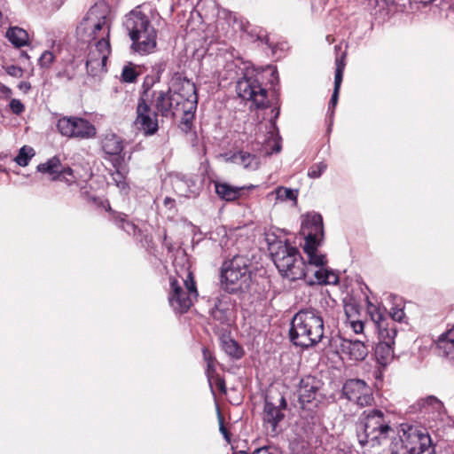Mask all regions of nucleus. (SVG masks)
I'll list each match as a JSON object with an SVG mask.
<instances>
[{"label":"nucleus","mask_w":454,"mask_h":454,"mask_svg":"<svg viewBox=\"0 0 454 454\" xmlns=\"http://www.w3.org/2000/svg\"><path fill=\"white\" fill-rule=\"evenodd\" d=\"M367 312L379 335V343L376 346L375 356L381 365H387L394 358V344L397 333L396 328L389 326L390 320L384 307L368 301Z\"/></svg>","instance_id":"39448f33"},{"label":"nucleus","mask_w":454,"mask_h":454,"mask_svg":"<svg viewBox=\"0 0 454 454\" xmlns=\"http://www.w3.org/2000/svg\"><path fill=\"white\" fill-rule=\"evenodd\" d=\"M223 351L234 359H240L244 355L243 348L238 342L231 338H226L222 341Z\"/></svg>","instance_id":"2f4dec72"},{"label":"nucleus","mask_w":454,"mask_h":454,"mask_svg":"<svg viewBox=\"0 0 454 454\" xmlns=\"http://www.w3.org/2000/svg\"><path fill=\"white\" fill-rule=\"evenodd\" d=\"M171 182L175 192L180 196L191 197L198 194L199 187L192 176L177 174L172 177Z\"/></svg>","instance_id":"412c9836"},{"label":"nucleus","mask_w":454,"mask_h":454,"mask_svg":"<svg viewBox=\"0 0 454 454\" xmlns=\"http://www.w3.org/2000/svg\"><path fill=\"white\" fill-rule=\"evenodd\" d=\"M9 106H10L12 112L17 115L21 114L25 110L24 104L20 99H16V98H12L10 101Z\"/></svg>","instance_id":"c03bdc74"},{"label":"nucleus","mask_w":454,"mask_h":454,"mask_svg":"<svg viewBox=\"0 0 454 454\" xmlns=\"http://www.w3.org/2000/svg\"><path fill=\"white\" fill-rule=\"evenodd\" d=\"M317 390V381L314 377L307 376L301 380L298 387V401L301 409H308L307 405L316 399Z\"/></svg>","instance_id":"aec40b11"},{"label":"nucleus","mask_w":454,"mask_h":454,"mask_svg":"<svg viewBox=\"0 0 454 454\" xmlns=\"http://www.w3.org/2000/svg\"><path fill=\"white\" fill-rule=\"evenodd\" d=\"M232 159L235 162L242 165L245 168L254 170L258 168L259 162L255 155L250 153L239 151L233 154Z\"/></svg>","instance_id":"7c9ffc66"},{"label":"nucleus","mask_w":454,"mask_h":454,"mask_svg":"<svg viewBox=\"0 0 454 454\" xmlns=\"http://www.w3.org/2000/svg\"><path fill=\"white\" fill-rule=\"evenodd\" d=\"M314 275L320 285H335L339 282V277L334 272L325 268L317 270Z\"/></svg>","instance_id":"473e14b6"},{"label":"nucleus","mask_w":454,"mask_h":454,"mask_svg":"<svg viewBox=\"0 0 454 454\" xmlns=\"http://www.w3.org/2000/svg\"><path fill=\"white\" fill-rule=\"evenodd\" d=\"M215 192L219 198L226 201H233L239 198L243 187H237L228 183L214 182Z\"/></svg>","instance_id":"a878e982"},{"label":"nucleus","mask_w":454,"mask_h":454,"mask_svg":"<svg viewBox=\"0 0 454 454\" xmlns=\"http://www.w3.org/2000/svg\"><path fill=\"white\" fill-rule=\"evenodd\" d=\"M277 194L278 198H281L283 200H294L297 197V192L290 189V188H284L280 187L277 191Z\"/></svg>","instance_id":"79ce46f5"},{"label":"nucleus","mask_w":454,"mask_h":454,"mask_svg":"<svg viewBox=\"0 0 454 454\" xmlns=\"http://www.w3.org/2000/svg\"><path fill=\"white\" fill-rule=\"evenodd\" d=\"M3 13L0 12V26L3 24Z\"/></svg>","instance_id":"bf43d9fd"},{"label":"nucleus","mask_w":454,"mask_h":454,"mask_svg":"<svg viewBox=\"0 0 454 454\" xmlns=\"http://www.w3.org/2000/svg\"><path fill=\"white\" fill-rule=\"evenodd\" d=\"M80 41L88 43L87 72L97 76L106 72V61L111 53L109 42L110 24L106 10L92 6L76 27Z\"/></svg>","instance_id":"f257e3e1"},{"label":"nucleus","mask_w":454,"mask_h":454,"mask_svg":"<svg viewBox=\"0 0 454 454\" xmlns=\"http://www.w3.org/2000/svg\"><path fill=\"white\" fill-rule=\"evenodd\" d=\"M8 41L16 48L27 45L28 43V34L23 28L19 27H11L5 34Z\"/></svg>","instance_id":"bb28decb"},{"label":"nucleus","mask_w":454,"mask_h":454,"mask_svg":"<svg viewBox=\"0 0 454 454\" xmlns=\"http://www.w3.org/2000/svg\"><path fill=\"white\" fill-rule=\"evenodd\" d=\"M52 180L64 182L70 186L77 182V176L70 167L62 166L59 176H53Z\"/></svg>","instance_id":"f704fd0d"},{"label":"nucleus","mask_w":454,"mask_h":454,"mask_svg":"<svg viewBox=\"0 0 454 454\" xmlns=\"http://www.w3.org/2000/svg\"><path fill=\"white\" fill-rule=\"evenodd\" d=\"M420 412L427 417L429 427L439 431V424L444 419L443 404L435 396L429 395L418 402Z\"/></svg>","instance_id":"dca6fc26"},{"label":"nucleus","mask_w":454,"mask_h":454,"mask_svg":"<svg viewBox=\"0 0 454 454\" xmlns=\"http://www.w3.org/2000/svg\"><path fill=\"white\" fill-rule=\"evenodd\" d=\"M57 130L61 136L68 138L89 139L96 136V128L88 120L64 116L58 120Z\"/></svg>","instance_id":"ddd939ff"},{"label":"nucleus","mask_w":454,"mask_h":454,"mask_svg":"<svg viewBox=\"0 0 454 454\" xmlns=\"http://www.w3.org/2000/svg\"><path fill=\"white\" fill-rule=\"evenodd\" d=\"M34 154V149L25 145L20 149L19 153L15 157L14 160L19 166L26 167L28 165Z\"/></svg>","instance_id":"c9c22d12"},{"label":"nucleus","mask_w":454,"mask_h":454,"mask_svg":"<svg viewBox=\"0 0 454 454\" xmlns=\"http://www.w3.org/2000/svg\"><path fill=\"white\" fill-rule=\"evenodd\" d=\"M325 334L322 313L314 308L300 309L291 321L290 340L295 346L309 348L319 343Z\"/></svg>","instance_id":"7ed1b4c3"},{"label":"nucleus","mask_w":454,"mask_h":454,"mask_svg":"<svg viewBox=\"0 0 454 454\" xmlns=\"http://www.w3.org/2000/svg\"><path fill=\"white\" fill-rule=\"evenodd\" d=\"M183 281L184 288L176 278H170L169 283L168 302L173 310L179 314L187 312L199 295L192 272L188 271Z\"/></svg>","instance_id":"9d476101"},{"label":"nucleus","mask_w":454,"mask_h":454,"mask_svg":"<svg viewBox=\"0 0 454 454\" xmlns=\"http://www.w3.org/2000/svg\"><path fill=\"white\" fill-rule=\"evenodd\" d=\"M55 56L51 51H44L39 59L38 64L41 67L48 68L54 61Z\"/></svg>","instance_id":"a19ab883"},{"label":"nucleus","mask_w":454,"mask_h":454,"mask_svg":"<svg viewBox=\"0 0 454 454\" xmlns=\"http://www.w3.org/2000/svg\"><path fill=\"white\" fill-rule=\"evenodd\" d=\"M115 224L127 232L129 235L137 238L142 235V231L132 222L127 219V215L121 213H118L114 215Z\"/></svg>","instance_id":"c85d7f7f"},{"label":"nucleus","mask_w":454,"mask_h":454,"mask_svg":"<svg viewBox=\"0 0 454 454\" xmlns=\"http://www.w3.org/2000/svg\"><path fill=\"white\" fill-rule=\"evenodd\" d=\"M134 124L145 136L153 135L158 131V114L151 108L149 90H145L137 101V118Z\"/></svg>","instance_id":"4468645a"},{"label":"nucleus","mask_w":454,"mask_h":454,"mask_svg":"<svg viewBox=\"0 0 454 454\" xmlns=\"http://www.w3.org/2000/svg\"><path fill=\"white\" fill-rule=\"evenodd\" d=\"M202 354H203L204 361L207 364L206 375L207 378V381H208L209 387H212V378L214 377V373L216 372H215L216 360H215V356H213L212 352L209 349H207V348H203Z\"/></svg>","instance_id":"72a5a7b5"},{"label":"nucleus","mask_w":454,"mask_h":454,"mask_svg":"<svg viewBox=\"0 0 454 454\" xmlns=\"http://www.w3.org/2000/svg\"><path fill=\"white\" fill-rule=\"evenodd\" d=\"M278 74L277 70H276V69H274V70L272 71V75H275V74Z\"/></svg>","instance_id":"680f3d73"},{"label":"nucleus","mask_w":454,"mask_h":454,"mask_svg":"<svg viewBox=\"0 0 454 454\" xmlns=\"http://www.w3.org/2000/svg\"><path fill=\"white\" fill-rule=\"evenodd\" d=\"M281 144H280V141L278 140H275L274 143H273V145L270 149V151L269 152L270 154H272V153H278L280 151H281Z\"/></svg>","instance_id":"3c124183"},{"label":"nucleus","mask_w":454,"mask_h":454,"mask_svg":"<svg viewBox=\"0 0 454 454\" xmlns=\"http://www.w3.org/2000/svg\"><path fill=\"white\" fill-rule=\"evenodd\" d=\"M326 168L327 164L325 162L320 161L316 163L309 168L308 176L309 178H319Z\"/></svg>","instance_id":"ea45409f"},{"label":"nucleus","mask_w":454,"mask_h":454,"mask_svg":"<svg viewBox=\"0 0 454 454\" xmlns=\"http://www.w3.org/2000/svg\"><path fill=\"white\" fill-rule=\"evenodd\" d=\"M231 304L228 299H217L210 310L211 317L221 325H230L231 317Z\"/></svg>","instance_id":"5701e85b"},{"label":"nucleus","mask_w":454,"mask_h":454,"mask_svg":"<svg viewBox=\"0 0 454 454\" xmlns=\"http://www.w3.org/2000/svg\"><path fill=\"white\" fill-rule=\"evenodd\" d=\"M58 76L60 78H66L67 80L70 81L74 77V74L69 73L67 70H64L62 72H59L58 74Z\"/></svg>","instance_id":"864d4df0"},{"label":"nucleus","mask_w":454,"mask_h":454,"mask_svg":"<svg viewBox=\"0 0 454 454\" xmlns=\"http://www.w3.org/2000/svg\"><path fill=\"white\" fill-rule=\"evenodd\" d=\"M101 146L103 151L109 155L122 158L121 153L123 151V140L114 133H107L104 136Z\"/></svg>","instance_id":"b1692460"},{"label":"nucleus","mask_w":454,"mask_h":454,"mask_svg":"<svg viewBox=\"0 0 454 454\" xmlns=\"http://www.w3.org/2000/svg\"><path fill=\"white\" fill-rule=\"evenodd\" d=\"M62 163L58 156H54L49 159L46 162L41 163L37 166V171L48 174L51 178L55 176H59L61 170Z\"/></svg>","instance_id":"c756f323"},{"label":"nucleus","mask_w":454,"mask_h":454,"mask_svg":"<svg viewBox=\"0 0 454 454\" xmlns=\"http://www.w3.org/2000/svg\"><path fill=\"white\" fill-rule=\"evenodd\" d=\"M386 313L390 320L389 326L395 327V322H402L405 317L403 309L399 308V307H393L389 313L387 310H386Z\"/></svg>","instance_id":"4c0bfd02"},{"label":"nucleus","mask_w":454,"mask_h":454,"mask_svg":"<svg viewBox=\"0 0 454 454\" xmlns=\"http://www.w3.org/2000/svg\"><path fill=\"white\" fill-rule=\"evenodd\" d=\"M252 282L250 260L242 255H235L224 262L221 269L222 286L231 294L246 291Z\"/></svg>","instance_id":"0eeeda50"},{"label":"nucleus","mask_w":454,"mask_h":454,"mask_svg":"<svg viewBox=\"0 0 454 454\" xmlns=\"http://www.w3.org/2000/svg\"><path fill=\"white\" fill-rule=\"evenodd\" d=\"M125 27L132 41L134 51L147 55L154 51L157 46V31L148 17L141 12L132 11L125 20Z\"/></svg>","instance_id":"423d86ee"},{"label":"nucleus","mask_w":454,"mask_h":454,"mask_svg":"<svg viewBox=\"0 0 454 454\" xmlns=\"http://www.w3.org/2000/svg\"><path fill=\"white\" fill-rule=\"evenodd\" d=\"M301 230L305 236L303 250L309 256V265L323 268L326 263L325 256L317 253V247L321 245L325 235L321 215L316 213L307 215Z\"/></svg>","instance_id":"6e6552de"},{"label":"nucleus","mask_w":454,"mask_h":454,"mask_svg":"<svg viewBox=\"0 0 454 454\" xmlns=\"http://www.w3.org/2000/svg\"><path fill=\"white\" fill-rule=\"evenodd\" d=\"M19 89L27 93L28 90H30L31 85L28 82L22 81L19 83Z\"/></svg>","instance_id":"603ef678"},{"label":"nucleus","mask_w":454,"mask_h":454,"mask_svg":"<svg viewBox=\"0 0 454 454\" xmlns=\"http://www.w3.org/2000/svg\"><path fill=\"white\" fill-rule=\"evenodd\" d=\"M137 78V73L131 63L123 67L121 79L125 82H134Z\"/></svg>","instance_id":"58836bf2"},{"label":"nucleus","mask_w":454,"mask_h":454,"mask_svg":"<svg viewBox=\"0 0 454 454\" xmlns=\"http://www.w3.org/2000/svg\"><path fill=\"white\" fill-rule=\"evenodd\" d=\"M436 347L440 356L454 360V329L442 333L436 342Z\"/></svg>","instance_id":"393cba45"},{"label":"nucleus","mask_w":454,"mask_h":454,"mask_svg":"<svg viewBox=\"0 0 454 454\" xmlns=\"http://www.w3.org/2000/svg\"><path fill=\"white\" fill-rule=\"evenodd\" d=\"M286 400L280 393H278L277 395L269 394L265 395L262 419L263 427L271 436L278 434V424L285 418L284 411L286 410Z\"/></svg>","instance_id":"f8f14e48"},{"label":"nucleus","mask_w":454,"mask_h":454,"mask_svg":"<svg viewBox=\"0 0 454 454\" xmlns=\"http://www.w3.org/2000/svg\"><path fill=\"white\" fill-rule=\"evenodd\" d=\"M417 1L423 4H430L431 2H433L434 0H417Z\"/></svg>","instance_id":"4d7b16f0"},{"label":"nucleus","mask_w":454,"mask_h":454,"mask_svg":"<svg viewBox=\"0 0 454 454\" xmlns=\"http://www.w3.org/2000/svg\"><path fill=\"white\" fill-rule=\"evenodd\" d=\"M180 82V88L177 91L168 90L153 91L151 97L157 112L163 117H171L178 112H183L185 116L184 122L193 117L197 108L198 96L195 84L187 79L176 78Z\"/></svg>","instance_id":"f03ea898"},{"label":"nucleus","mask_w":454,"mask_h":454,"mask_svg":"<svg viewBox=\"0 0 454 454\" xmlns=\"http://www.w3.org/2000/svg\"><path fill=\"white\" fill-rule=\"evenodd\" d=\"M243 65V68L239 67L242 77L237 80L236 91L238 96L244 100L252 101L257 108L266 107L267 90L252 75L253 71H249L248 67L245 64Z\"/></svg>","instance_id":"9b49d317"},{"label":"nucleus","mask_w":454,"mask_h":454,"mask_svg":"<svg viewBox=\"0 0 454 454\" xmlns=\"http://www.w3.org/2000/svg\"><path fill=\"white\" fill-rule=\"evenodd\" d=\"M344 58L345 54H342L340 57L336 58V69H335V76H334V88L333 90H340L342 77H343V71L345 68V63H344Z\"/></svg>","instance_id":"e433bc0d"},{"label":"nucleus","mask_w":454,"mask_h":454,"mask_svg":"<svg viewBox=\"0 0 454 454\" xmlns=\"http://www.w3.org/2000/svg\"><path fill=\"white\" fill-rule=\"evenodd\" d=\"M341 395L359 407L371 405L373 401L372 387L363 380H347L341 388Z\"/></svg>","instance_id":"2eb2a0df"},{"label":"nucleus","mask_w":454,"mask_h":454,"mask_svg":"<svg viewBox=\"0 0 454 454\" xmlns=\"http://www.w3.org/2000/svg\"><path fill=\"white\" fill-rule=\"evenodd\" d=\"M163 204L165 207H167L168 208H172L175 205V200L171 199L170 197H166L163 200Z\"/></svg>","instance_id":"5fc2aeb1"},{"label":"nucleus","mask_w":454,"mask_h":454,"mask_svg":"<svg viewBox=\"0 0 454 454\" xmlns=\"http://www.w3.org/2000/svg\"><path fill=\"white\" fill-rule=\"evenodd\" d=\"M214 386L217 387L222 393H226L225 381L216 372L214 373V377L212 378V387H210L213 395H215Z\"/></svg>","instance_id":"37998d69"},{"label":"nucleus","mask_w":454,"mask_h":454,"mask_svg":"<svg viewBox=\"0 0 454 454\" xmlns=\"http://www.w3.org/2000/svg\"><path fill=\"white\" fill-rule=\"evenodd\" d=\"M394 429L395 432H397V437H400L402 441L404 452H408L409 450L414 451V444H416V442L419 441V437L427 432L426 429L410 423H402L394 427Z\"/></svg>","instance_id":"6ab92c4d"},{"label":"nucleus","mask_w":454,"mask_h":454,"mask_svg":"<svg viewBox=\"0 0 454 454\" xmlns=\"http://www.w3.org/2000/svg\"><path fill=\"white\" fill-rule=\"evenodd\" d=\"M158 68H159V69H158V72H157V73H158V74H160V72H161V71H163V70H164V65H163V64H160V65L158 66Z\"/></svg>","instance_id":"13d9d810"},{"label":"nucleus","mask_w":454,"mask_h":454,"mask_svg":"<svg viewBox=\"0 0 454 454\" xmlns=\"http://www.w3.org/2000/svg\"><path fill=\"white\" fill-rule=\"evenodd\" d=\"M339 91L340 90H333L332 97H331V99H330V102H329L328 112H330V117L331 118H332L333 113H334V108H335V106H336V105L338 103Z\"/></svg>","instance_id":"09e8293b"},{"label":"nucleus","mask_w":454,"mask_h":454,"mask_svg":"<svg viewBox=\"0 0 454 454\" xmlns=\"http://www.w3.org/2000/svg\"><path fill=\"white\" fill-rule=\"evenodd\" d=\"M434 446L432 443V439L427 431L419 441L414 444V451L412 450H408V454H434Z\"/></svg>","instance_id":"cd10ccee"},{"label":"nucleus","mask_w":454,"mask_h":454,"mask_svg":"<svg viewBox=\"0 0 454 454\" xmlns=\"http://www.w3.org/2000/svg\"><path fill=\"white\" fill-rule=\"evenodd\" d=\"M4 90L10 91V90L7 87H4Z\"/></svg>","instance_id":"e2e57ef3"},{"label":"nucleus","mask_w":454,"mask_h":454,"mask_svg":"<svg viewBox=\"0 0 454 454\" xmlns=\"http://www.w3.org/2000/svg\"><path fill=\"white\" fill-rule=\"evenodd\" d=\"M393 429L382 411L378 409L364 411L356 425L358 442L364 447Z\"/></svg>","instance_id":"1a4fd4ad"},{"label":"nucleus","mask_w":454,"mask_h":454,"mask_svg":"<svg viewBox=\"0 0 454 454\" xmlns=\"http://www.w3.org/2000/svg\"><path fill=\"white\" fill-rule=\"evenodd\" d=\"M234 454H248L247 451L239 450ZM252 454H279L278 450L270 446L256 449Z\"/></svg>","instance_id":"a18cd8bd"},{"label":"nucleus","mask_w":454,"mask_h":454,"mask_svg":"<svg viewBox=\"0 0 454 454\" xmlns=\"http://www.w3.org/2000/svg\"><path fill=\"white\" fill-rule=\"evenodd\" d=\"M350 327L356 333H361L364 331V324L360 320L351 321Z\"/></svg>","instance_id":"8fccbe9b"},{"label":"nucleus","mask_w":454,"mask_h":454,"mask_svg":"<svg viewBox=\"0 0 454 454\" xmlns=\"http://www.w3.org/2000/svg\"><path fill=\"white\" fill-rule=\"evenodd\" d=\"M113 180L115 182L116 185L121 189H125L127 184L124 181V176L121 172L117 168L115 173L113 174Z\"/></svg>","instance_id":"de8ad7c7"},{"label":"nucleus","mask_w":454,"mask_h":454,"mask_svg":"<svg viewBox=\"0 0 454 454\" xmlns=\"http://www.w3.org/2000/svg\"><path fill=\"white\" fill-rule=\"evenodd\" d=\"M278 114H279V110H278V111L276 112V114H275V116H274V119H277V118L278 117Z\"/></svg>","instance_id":"052dcab7"},{"label":"nucleus","mask_w":454,"mask_h":454,"mask_svg":"<svg viewBox=\"0 0 454 454\" xmlns=\"http://www.w3.org/2000/svg\"><path fill=\"white\" fill-rule=\"evenodd\" d=\"M269 249L283 278L295 281L306 276L307 266L297 247L286 240H278L270 243Z\"/></svg>","instance_id":"20e7f679"},{"label":"nucleus","mask_w":454,"mask_h":454,"mask_svg":"<svg viewBox=\"0 0 454 454\" xmlns=\"http://www.w3.org/2000/svg\"><path fill=\"white\" fill-rule=\"evenodd\" d=\"M220 431L225 438H228V432L223 423L220 424Z\"/></svg>","instance_id":"6e6d98bb"},{"label":"nucleus","mask_w":454,"mask_h":454,"mask_svg":"<svg viewBox=\"0 0 454 454\" xmlns=\"http://www.w3.org/2000/svg\"><path fill=\"white\" fill-rule=\"evenodd\" d=\"M337 351L351 361H363L368 355V348L364 341L338 337L334 340Z\"/></svg>","instance_id":"f3484780"},{"label":"nucleus","mask_w":454,"mask_h":454,"mask_svg":"<svg viewBox=\"0 0 454 454\" xmlns=\"http://www.w3.org/2000/svg\"><path fill=\"white\" fill-rule=\"evenodd\" d=\"M397 432L395 429L390 430L387 434L376 439L375 442L369 443L372 448L376 449L377 454H402L403 443L400 437H397Z\"/></svg>","instance_id":"a211bd4d"},{"label":"nucleus","mask_w":454,"mask_h":454,"mask_svg":"<svg viewBox=\"0 0 454 454\" xmlns=\"http://www.w3.org/2000/svg\"><path fill=\"white\" fill-rule=\"evenodd\" d=\"M6 73L13 77H21L23 75V69L16 65H10L5 67Z\"/></svg>","instance_id":"49530a36"},{"label":"nucleus","mask_w":454,"mask_h":454,"mask_svg":"<svg viewBox=\"0 0 454 454\" xmlns=\"http://www.w3.org/2000/svg\"><path fill=\"white\" fill-rule=\"evenodd\" d=\"M230 20H233L234 25L237 26V28L239 30L247 33L251 38L254 41H259L262 43L269 45V47H272L270 43V38L265 30L262 28H250V25L247 21H246L242 18H238L236 14H230Z\"/></svg>","instance_id":"4be33fe9"}]
</instances>
